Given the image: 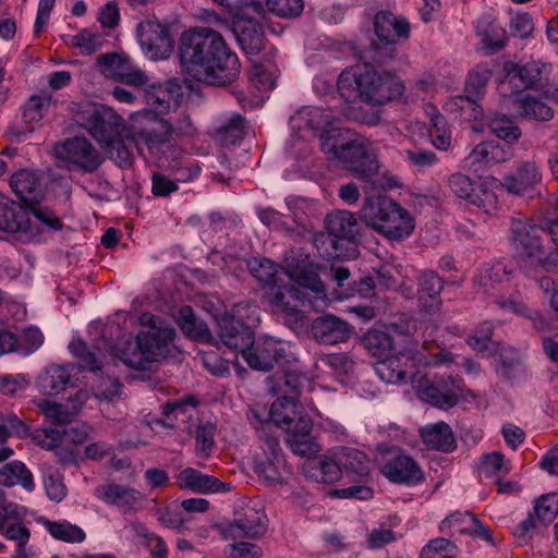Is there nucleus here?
I'll return each mask as SVG.
<instances>
[{
  "instance_id": "obj_1",
  "label": "nucleus",
  "mask_w": 558,
  "mask_h": 558,
  "mask_svg": "<svg viewBox=\"0 0 558 558\" xmlns=\"http://www.w3.org/2000/svg\"><path fill=\"white\" fill-rule=\"evenodd\" d=\"M247 267L266 289L265 298L272 310L295 320L303 318L305 307L320 311L326 308L332 300L353 295V293L328 295L318 277V267L301 248L291 250L286 254L284 274L303 290L280 284L278 266L268 258H253L247 263Z\"/></svg>"
},
{
  "instance_id": "obj_2",
  "label": "nucleus",
  "mask_w": 558,
  "mask_h": 558,
  "mask_svg": "<svg viewBox=\"0 0 558 558\" xmlns=\"http://www.w3.org/2000/svg\"><path fill=\"white\" fill-rule=\"evenodd\" d=\"M180 60L184 72L198 82L226 85L240 73L238 56L222 36L208 27H197L181 37Z\"/></svg>"
},
{
  "instance_id": "obj_3",
  "label": "nucleus",
  "mask_w": 558,
  "mask_h": 558,
  "mask_svg": "<svg viewBox=\"0 0 558 558\" xmlns=\"http://www.w3.org/2000/svg\"><path fill=\"white\" fill-rule=\"evenodd\" d=\"M320 146L329 160L360 179L376 184L379 163L376 148L371 141L349 129L331 128L320 135Z\"/></svg>"
},
{
  "instance_id": "obj_4",
  "label": "nucleus",
  "mask_w": 558,
  "mask_h": 558,
  "mask_svg": "<svg viewBox=\"0 0 558 558\" xmlns=\"http://www.w3.org/2000/svg\"><path fill=\"white\" fill-rule=\"evenodd\" d=\"M337 87L344 100L361 99L372 105H384L404 92V85L397 75L369 64H359L342 71Z\"/></svg>"
},
{
  "instance_id": "obj_5",
  "label": "nucleus",
  "mask_w": 558,
  "mask_h": 558,
  "mask_svg": "<svg viewBox=\"0 0 558 558\" xmlns=\"http://www.w3.org/2000/svg\"><path fill=\"white\" fill-rule=\"evenodd\" d=\"M157 320L149 313L142 314L140 322L149 329L140 332L134 342H126L123 349L114 353L129 367L146 369L149 364L168 355L175 331L169 326H157Z\"/></svg>"
},
{
  "instance_id": "obj_6",
  "label": "nucleus",
  "mask_w": 558,
  "mask_h": 558,
  "mask_svg": "<svg viewBox=\"0 0 558 558\" xmlns=\"http://www.w3.org/2000/svg\"><path fill=\"white\" fill-rule=\"evenodd\" d=\"M510 243L518 258L549 269L558 265V236L526 219H513Z\"/></svg>"
},
{
  "instance_id": "obj_7",
  "label": "nucleus",
  "mask_w": 558,
  "mask_h": 558,
  "mask_svg": "<svg viewBox=\"0 0 558 558\" xmlns=\"http://www.w3.org/2000/svg\"><path fill=\"white\" fill-rule=\"evenodd\" d=\"M173 135V124L148 110H138L130 116L128 138L141 155H144L145 147L151 159L160 161L172 147Z\"/></svg>"
},
{
  "instance_id": "obj_8",
  "label": "nucleus",
  "mask_w": 558,
  "mask_h": 558,
  "mask_svg": "<svg viewBox=\"0 0 558 558\" xmlns=\"http://www.w3.org/2000/svg\"><path fill=\"white\" fill-rule=\"evenodd\" d=\"M60 219L48 208L24 207L0 193V230L9 233L33 234L46 227L59 230Z\"/></svg>"
},
{
  "instance_id": "obj_9",
  "label": "nucleus",
  "mask_w": 558,
  "mask_h": 558,
  "mask_svg": "<svg viewBox=\"0 0 558 558\" xmlns=\"http://www.w3.org/2000/svg\"><path fill=\"white\" fill-rule=\"evenodd\" d=\"M456 363L448 351L426 355L412 347L401 348L397 353L381 359L374 365L376 375L387 384H401L405 380L408 368L415 366H437Z\"/></svg>"
},
{
  "instance_id": "obj_10",
  "label": "nucleus",
  "mask_w": 558,
  "mask_h": 558,
  "mask_svg": "<svg viewBox=\"0 0 558 558\" xmlns=\"http://www.w3.org/2000/svg\"><path fill=\"white\" fill-rule=\"evenodd\" d=\"M259 323L258 307L250 302L234 305L230 314L218 319V333L229 349H245L253 343L252 326Z\"/></svg>"
},
{
  "instance_id": "obj_11",
  "label": "nucleus",
  "mask_w": 558,
  "mask_h": 558,
  "mask_svg": "<svg viewBox=\"0 0 558 558\" xmlns=\"http://www.w3.org/2000/svg\"><path fill=\"white\" fill-rule=\"evenodd\" d=\"M75 121L85 129L101 147L121 134L123 120L112 110L85 104L75 114Z\"/></svg>"
},
{
  "instance_id": "obj_12",
  "label": "nucleus",
  "mask_w": 558,
  "mask_h": 558,
  "mask_svg": "<svg viewBox=\"0 0 558 558\" xmlns=\"http://www.w3.org/2000/svg\"><path fill=\"white\" fill-rule=\"evenodd\" d=\"M289 345L276 338L264 336L245 349H232L240 351L250 367L260 372L270 371L276 364L288 361Z\"/></svg>"
},
{
  "instance_id": "obj_13",
  "label": "nucleus",
  "mask_w": 558,
  "mask_h": 558,
  "mask_svg": "<svg viewBox=\"0 0 558 558\" xmlns=\"http://www.w3.org/2000/svg\"><path fill=\"white\" fill-rule=\"evenodd\" d=\"M56 157L69 169L93 172L101 163L96 148L85 137H72L54 146Z\"/></svg>"
},
{
  "instance_id": "obj_14",
  "label": "nucleus",
  "mask_w": 558,
  "mask_h": 558,
  "mask_svg": "<svg viewBox=\"0 0 558 558\" xmlns=\"http://www.w3.org/2000/svg\"><path fill=\"white\" fill-rule=\"evenodd\" d=\"M262 5L246 3L233 16L232 29L241 48L247 54H256L264 46V35L259 23L251 13H260Z\"/></svg>"
},
{
  "instance_id": "obj_15",
  "label": "nucleus",
  "mask_w": 558,
  "mask_h": 558,
  "mask_svg": "<svg viewBox=\"0 0 558 558\" xmlns=\"http://www.w3.org/2000/svg\"><path fill=\"white\" fill-rule=\"evenodd\" d=\"M137 40L143 53L150 60H166L173 51V40L168 28L156 20L137 25Z\"/></svg>"
},
{
  "instance_id": "obj_16",
  "label": "nucleus",
  "mask_w": 558,
  "mask_h": 558,
  "mask_svg": "<svg viewBox=\"0 0 558 558\" xmlns=\"http://www.w3.org/2000/svg\"><path fill=\"white\" fill-rule=\"evenodd\" d=\"M253 416L262 425L267 427L270 423L281 429H291V426L295 425L299 416L303 415H317L316 408L308 403V409L305 410L303 404L295 401L294 397H281L278 398L270 407L267 417L265 414L253 410Z\"/></svg>"
},
{
  "instance_id": "obj_17",
  "label": "nucleus",
  "mask_w": 558,
  "mask_h": 558,
  "mask_svg": "<svg viewBox=\"0 0 558 558\" xmlns=\"http://www.w3.org/2000/svg\"><path fill=\"white\" fill-rule=\"evenodd\" d=\"M332 114L317 107H303L290 118L291 138L288 148L295 154V147L313 135L315 131L324 129L331 123Z\"/></svg>"
},
{
  "instance_id": "obj_18",
  "label": "nucleus",
  "mask_w": 558,
  "mask_h": 558,
  "mask_svg": "<svg viewBox=\"0 0 558 558\" xmlns=\"http://www.w3.org/2000/svg\"><path fill=\"white\" fill-rule=\"evenodd\" d=\"M99 71L107 77L140 87L148 83V76L131 60L118 53L101 54L97 59Z\"/></svg>"
},
{
  "instance_id": "obj_19",
  "label": "nucleus",
  "mask_w": 558,
  "mask_h": 558,
  "mask_svg": "<svg viewBox=\"0 0 558 558\" xmlns=\"http://www.w3.org/2000/svg\"><path fill=\"white\" fill-rule=\"evenodd\" d=\"M417 381L416 393L418 398L441 409L456 405L463 390V380L459 377L449 378L437 385L430 384L428 380Z\"/></svg>"
},
{
  "instance_id": "obj_20",
  "label": "nucleus",
  "mask_w": 558,
  "mask_h": 558,
  "mask_svg": "<svg viewBox=\"0 0 558 558\" xmlns=\"http://www.w3.org/2000/svg\"><path fill=\"white\" fill-rule=\"evenodd\" d=\"M262 450V453L254 457L255 471L270 483L280 482L286 474L290 473V469L281 454L279 440L267 438L263 442Z\"/></svg>"
},
{
  "instance_id": "obj_21",
  "label": "nucleus",
  "mask_w": 558,
  "mask_h": 558,
  "mask_svg": "<svg viewBox=\"0 0 558 558\" xmlns=\"http://www.w3.org/2000/svg\"><path fill=\"white\" fill-rule=\"evenodd\" d=\"M374 32L378 43L392 51L397 43L410 37L411 26L404 16L395 15L390 11H379L374 16Z\"/></svg>"
},
{
  "instance_id": "obj_22",
  "label": "nucleus",
  "mask_w": 558,
  "mask_h": 558,
  "mask_svg": "<svg viewBox=\"0 0 558 558\" xmlns=\"http://www.w3.org/2000/svg\"><path fill=\"white\" fill-rule=\"evenodd\" d=\"M512 157L513 150L510 146L501 145L496 141H486L477 144L465 157L464 167L474 172H480L506 162Z\"/></svg>"
},
{
  "instance_id": "obj_23",
  "label": "nucleus",
  "mask_w": 558,
  "mask_h": 558,
  "mask_svg": "<svg viewBox=\"0 0 558 558\" xmlns=\"http://www.w3.org/2000/svg\"><path fill=\"white\" fill-rule=\"evenodd\" d=\"M363 342L372 355L380 359L397 353L401 348L411 347L410 339L401 335L397 325H391L387 331L379 329L367 331Z\"/></svg>"
},
{
  "instance_id": "obj_24",
  "label": "nucleus",
  "mask_w": 558,
  "mask_h": 558,
  "mask_svg": "<svg viewBox=\"0 0 558 558\" xmlns=\"http://www.w3.org/2000/svg\"><path fill=\"white\" fill-rule=\"evenodd\" d=\"M381 473L392 483L416 486L424 482V472L409 454L397 453L387 459Z\"/></svg>"
},
{
  "instance_id": "obj_25",
  "label": "nucleus",
  "mask_w": 558,
  "mask_h": 558,
  "mask_svg": "<svg viewBox=\"0 0 558 558\" xmlns=\"http://www.w3.org/2000/svg\"><path fill=\"white\" fill-rule=\"evenodd\" d=\"M353 328L343 319L326 314L315 318L311 325L313 338L323 344H338L349 340Z\"/></svg>"
},
{
  "instance_id": "obj_26",
  "label": "nucleus",
  "mask_w": 558,
  "mask_h": 558,
  "mask_svg": "<svg viewBox=\"0 0 558 558\" xmlns=\"http://www.w3.org/2000/svg\"><path fill=\"white\" fill-rule=\"evenodd\" d=\"M313 418L314 415L299 416L298 422L291 426V429H284L287 433L286 441L291 451L310 460L320 450L319 445L312 436Z\"/></svg>"
},
{
  "instance_id": "obj_27",
  "label": "nucleus",
  "mask_w": 558,
  "mask_h": 558,
  "mask_svg": "<svg viewBox=\"0 0 558 558\" xmlns=\"http://www.w3.org/2000/svg\"><path fill=\"white\" fill-rule=\"evenodd\" d=\"M9 185L12 192L26 204L39 203L46 192L44 179L29 169H21L12 173Z\"/></svg>"
},
{
  "instance_id": "obj_28",
  "label": "nucleus",
  "mask_w": 558,
  "mask_h": 558,
  "mask_svg": "<svg viewBox=\"0 0 558 558\" xmlns=\"http://www.w3.org/2000/svg\"><path fill=\"white\" fill-rule=\"evenodd\" d=\"M266 517L253 509L223 525L221 532L226 539L257 538L266 532Z\"/></svg>"
},
{
  "instance_id": "obj_29",
  "label": "nucleus",
  "mask_w": 558,
  "mask_h": 558,
  "mask_svg": "<svg viewBox=\"0 0 558 558\" xmlns=\"http://www.w3.org/2000/svg\"><path fill=\"white\" fill-rule=\"evenodd\" d=\"M94 495L106 505L117 507L124 512L134 510L143 500L140 490L114 483L96 487Z\"/></svg>"
},
{
  "instance_id": "obj_30",
  "label": "nucleus",
  "mask_w": 558,
  "mask_h": 558,
  "mask_svg": "<svg viewBox=\"0 0 558 558\" xmlns=\"http://www.w3.org/2000/svg\"><path fill=\"white\" fill-rule=\"evenodd\" d=\"M77 369L78 366L75 364L49 365L38 377L37 386L45 395H59L66 387L74 385V376L77 374Z\"/></svg>"
},
{
  "instance_id": "obj_31",
  "label": "nucleus",
  "mask_w": 558,
  "mask_h": 558,
  "mask_svg": "<svg viewBox=\"0 0 558 558\" xmlns=\"http://www.w3.org/2000/svg\"><path fill=\"white\" fill-rule=\"evenodd\" d=\"M440 531L451 535L468 534L481 537L488 542L492 541L490 531L471 512H454L441 521Z\"/></svg>"
},
{
  "instance_id": "obj_32",
  "label": "nucleus",
  "mask_w": 558,
  "mask_h": 558,
  "mask_svg": "<svg viewBox=\"0 0 558 558\" xmlns=\"http://www.w3.org/2000/svg\"><path fill=\"white\" fill-rule=\"evenodd\" d=\"M250 82L258 92L252 99L239 94L238 100L245 108H254L262 106L266 95L274 89L276 85V72L266 64H254L250 72Z\"/></svg>"
},
{
  "instance_id": "obj_33",
  "label": "nucleus",
  "mask_w": 558,
  "mask_h": 558,
  "mask_svg": "<svg viewBox=\"0 0 558 558\" xmlns=\"http://www.w3.org/2000/svg\"><path fill=\"white\" fill-rule=\"evenodd\" d=\"M90 395L86 390H80L75 397L66 403H58L54 401H43L40 410L43 414L52 423L66 424L70 423L80 412Z\"/></svg>"
},
{
  "instance_id": "obj_34",
  "label": "nucleus",
  "mask_w": 558,
  "mask_h": 558,
  "mask_svg": "<svg viewBox=\"0 0 558 558\" xmlns=\"http://www.w3.org/2000/svg\"><path fill=\"white\" fill-rule=\"evenodd\" d=\"M177 484L182 489L207 494L226 490V485L218 478L203 474L196 469L185 468L175 476Z\"/></svg>"
},
{
  "instance_id": "obj_35",
  "label": "nucleus",
  "mask_w": 558,
  "mask_h": 558,
  "mask_svg": "<svg viewBox=\"0 0 558 558\" xmlns=\"http://www.w3.org/2000/svg\"><path fill=\"white\" fill-rule=\"evenodd\" d=\"M414 227L412 216L396 203L378 232L390 240H403L412 234Z\"/></svg>"
},
{
  "instance_id": "obj_36",
  "label": "nucleus",
  "mask_w": 558,
  "mask_h": 558,
  "mask_svg": "<svg viewBox=\"0 0 558 558\" xmlns=\"http://www.w3.org/2000/svg\"><path fill=\"white\" fill-rule=\"evenodd\" d=\"M142 86L145 87V101L147 106L143 110H148L155 117L160 118V116L169 113L172 107L175 106L171 86L168 82L165 84H150L148 82Z\"/></svg>"
},
{
  "instance_id": "obj_37",
  "label": "nucleus",
  "mask_w": 558,
  "mask_h": 558,
  "mask_svg": "<svg viewBox=\"0 0 558 558\" xmlns=\"http://www.w3.org/2000/svg\"><path fill=\"white\" fill-rule=\"evenodd\" d=\"M504 190L502 182L494 177L483 178L469 197V202L484 213H493L498 205V192Z\"/></svg>"
},
{
  "instance_id": "obj_38",
  "label": "nucleus",
  "mask_w": 558,
  "mask_h": 558,
  "mask_svg": "<svg viewBox=\"0 0 558 558\" xmlns=\"http://www.w3.org/2000/svg\"><path fill=\"white\" fill-rule=\"evenodd\" d=\"M395 204L396 202L391 198L383 195L368 196L361 207L360 217L368 227L378 232L390 210H393Z\"/></svg>"
},
{
  "instance_id": "obj_39",
  "label": "nucleus",
  "mask_w": 558,
  "mask_h": 558,
  "mask_svg": "<svg viewBox=\"0 0 558 558\" xmlns=\"http://www.w3.org/2000/svg\"><path fill=\"white\" fill-rule=\"evenodd\" d=\"M541 182V173L535 162H523L517 174L509 175L502 183L504 189L514 195H525Z\"/></svg>"
},
{
  "instance_id": "obj_40",
  "label": "nucleus",
  "mask_w": 558,
  "mask_h": 558,
  "mask_svg": "<svg viewBox=\"0 0 558 558\" xmlns=\"http://www.w3.org/2000/svg\"><path fill=\"white\" fill-rule=\"evenodd\" d=\"M0 485L5 487L21 486L27 493L35 489L34 476L22 461L14 460L0 468Z\"/></svg>"
},
{
  "instance_id": "obj_41",
  "label": "nucleus",
  "mask_w": 558,
  "mask_h": 558,
  "mask_svg": "<svg viewBox=\"0 0 558 558\" xmlns=\"http://www.w3.org/2000/svg\"><path fill=\"white\" fill-rule=\"evenodd\" d=\"M420 435L423 442L432 449L447 452L456 447L452 430L450 426L444 422L422 427Z\"/></svg>"
},
{
  "instance_id": "obj_42",
  "label": "nucleus",
  "mask_w": 558,
  "mask_h": 558,
  "mask_svg": "<svg viewBox=\"0 0 558 558\" xmlns=\"http://www.w3.org/2000/svg\"><path fill=\"white\" fill-rule=\"evenodd\" d=\"M335 458L338 460L340 468L359 477H366L371 472V460L356 448L342 447L336 451Z\"/></svg>"
},
{
  "instance_id": "obj_43",
  "label": "nucleus",
  "mask_w": 558,
  "mask_h": 558,
  "mask_svg": "<svg viewBox=\"0 0 558 558\" xmlns=\"http://www.w3.org/2000/svg\"><path fill=\"white\" fill-rule=\"evenodd\" d=\"M505 70L507 75L502 85H512L518 90L532 86L541 77V70L534 62L525 64L508 63Z\"/></svg>"
},
{
  "instance_id": "obj_44",
  "label": "nucleus",
  "mask_w": 558,
  "mask_h": 558,
  "mask_svg": "<svg viewBox=\"0 0 558 558\" xmlns=\"http://www.w3.org/2000/svg\"><path fill=\"white\" fill-rule=\"evenodd\" d=\"M305 475L316 482L326 484L335 483L340 478L341 468L338 460H332L327 457L308 460L304 465Z\"/></svg>"
},
{
  "instance_id": "obj_45",
  "label": "nucleus",
  "mask_w": 558,
  "mask_h": 558,
  "mask_svg": "<svg viewBox=\"0 0 558 558\" xmlns=\"http://www.w3.org/2000/svg\"><path fill=\"white\" fill-rule=\"evenodd\" d=\"M514 109L521 117L547 121L553 118L554 112L549 106L530 95L515 94L511 96Z\"/></svg>"
},
{
  "instance_id": "obj_46",
  "label": "nucleus",
  "mask_w": 558,
  "mask_h": 558,
  "mask_svg": "<svg viewBox=\"0 0 558 558\" xmlns=\"http://www.w3.org/2000/svg\"><path fill=\"white\" fill-rule=\"evenodd\" d=\"M328 233L338 239H353L357 233V223L354 215L347 210H337L325 219Z\"/></svg>"
},
{
  "instance_id": "obj_47",
  "label": "nucleus",
  "mask_w": 558,
  "mask_h": 558,
  "mask_svg": "<svg viewBox=\"0 0 558 558\" xmlns=\"http://www.w3.org/2000/svg\"><path fill=\"white\" fill-rule=\"evenodd\" d=\"M38 522L41 523L49 534L58 541L66 543H82L86 537L84 531L80 526L68 521H50L41 518Z\"/></svg>"
},
{
  "instance_id": "obj_48",
  "label": "nucleus",
  "mask_w": 558,
  "mask_h": 558,
  "mask_svg": "<svg viewBox=\"0 0 558 558\" xmlns=\"http://www.w3.org/2000/svg\"><path fill=\"white\" fill-rule=\"evenodd\" d=\"M449 112L453 113L457 118L465 121H476L482 119L483 109L475 102L472 96H457L446 104Z\"/></svg>"
},
{
  "instance_id": "obj_49",
  "label": "nucleus",
  "mask_w": 558,
  "mask_h": 558,
  "mask_svg": "<svg viewBox=\"0 0 558 558\" xmlns=\"http://www.w3.org/2000/svg\"><path fill=\"white\" fill-rule=\"evenodd\" d=\"M178 324L182 331L192 339H207L210 336L207 324L196 318L190 306H183L180 310Z\"/></svg>"
},
{
  "instance_id": "obj_50",
  "label": "nucleus",
  "mask_w": 558,
  "mask_h": 558,
  "mask_svg": "<svg viewBox=\"0 0 558 558\" xmlns=\"http://www.w3.org/2000/svg\"><path fill=\"white\" fill-rule=\"evenodd\" d=\"M199 174V169L189 167L185 172L178 173L175 180H170L160 173H154L151 191L154 195L165 197L178 190V181H190Z\"/></svg>"
},
{
  "instance_id": "obj_51",
  "label": "nucleus",
  "mask_w": 558,
  "mask_h": 558,
  "mask_svg": "<svg viewBox=\"0 0 558 558\" xmlns=\"http://www.w3.org/2000/svg\"><path fill=\"white\" fill-rule=\"evenodd\" d=\"M488 128L498 138L507 144L515 143L521 136L519 126L507 116L495 113L488 119Z\"/></svg>"
},
{
  "instance_id": "obj_52",
  "label": "nucleus",
  "mask_w": 558,
  "mask_h": 558,
  "mask_svg": "<svg viewBox=\"0 0 558 558\" xmlns=\"http://www.w3.org/2000/svg\"><path fill=\"white\" fill-rule=\"evenodd\" d=\"M247 125L242 116L234 113L217 129V135L225 145L239 144L246 134Z\"/></svg>"
},
{
  "instance_id": "obj_53",
  "label": "nucleus",
  "mask_w": 558,
  "mask_h": 558,
  "mask_svg": "<svg viewBox=\"0 0 558 558\" xmlns=\"http://www.w3.org/2000/svg\"><path fill=\"white\" fill-rule=\"evenodd\" d=\"M511 463L500 451H493L482 457L481 472L495 481L511 472Z\"/></svg>"
},
{
  "instance_id": "obj_54",
  "label": "nucleus",
  "mask_w": 558,
  "mask_h": 558,
  "mask_svg": "<svg viewBox=\"0 0 558 558\" xmlns=\"http://www.w3.org/2000/svg\"><path fill=\"white\" fill-rule=\"evenodd\" d=\"M493 325L489 322L482 323L468 338L470 347L483 355H490L495 348L492 341Z\"/></svg>"
},
{
  "instance_id": "obj_55",
  "label": "nucleus",
  "mask_w": 558,
  "mask_h": 558,
  "mask_svg": "<svg viewBox=\"0 0 558 558\" xmlns=\"http://www.w3.org/2000/svg\"><path fill=\"white\" fill-rule=\"evenodd\" d=\"M442 288V280L434 271L424 272L420 277L418 299L421 303L424 306H433V303L428 304L427 301H435Z\"/></svg>"
},
{
  "instance_id": "obj_56",
  "label": "nucleus",
  "mask_w": 558,
  "mask_h": 558,
  "mask_svg": "<svg viewBox=\"0 0 558 558\" xmlns=\"http://www.w3.org/2000/svg\"><path fill=\"white\" fill-rule=\"evenodd\" d=\"M51 95L41 94L32 96L24 106L23 117L27 123L40 121L51 104Z\"/></svg>"
},
{
  "instance_id": "obj_57",
  "label": "nucleus",
  "mask_w": 558,
  "mask_h": 558,
  "mask_svg": "<svg viewBox=\"0 0 558 558\" xmlns=\"http://www.w3.org/2000/svg\"><path fill=\"white\" fill-rule=\"evenodd\" d=\"M33 440L45 450H56L64 444L63 429L56 427L36 428L32 435Z\"/></svg>"
},
{
  "instance_id": "obj_58",
  "label": "nucleus",
  "mask_w": 558,
  "mask_h": 558,
  "mask_svg": "<svg viewBox=\"0 0 558 558\" xmlns=\"http://www.w3.org/2000/svg\"><path fill=\"white\" fill-rule=\"evenodd\" d=\"M215 424L207 422L199 424L195 432V451L198 457L207 458L215 445Z\"/></svg>"
},
{
  "instance_id": "obj_59",
  "label": "nucleus",
  "mask_w": 558,
  "mask_h": 558,
  "mask_svg": "<svg viewBox=\"0 0 558 558\" xmlns=\"http://www.w3.org/2000/svg\"><path fill=\"white\" fill-rule=\"evenodd\" d=\"M69 350L74 357L80 360L81 367L92 372L100 368L96 353L90 351L82 339H73L69 344Z\"/></svg>"
},
{
  "instance_id": "obj_60",
  "label": "nucleus",
  "mask_w": 558,
  "mask_h": 558,
  "mask_svg": "<svg viewBox=\"0 0 558 558\" xmlns=\"http://www.w3.org/2000/svg\"><path fill=\"white\" fill-rule=\"evenodd\" d=\"M71 45L78 48L83 54H92L102 47L104 38L100 34L85 28L71 37Z\"/></svg>"
},
{
  "instance_id": "obj_61",
  "label": "nucleus",
  "mask_w": 558,
  "mask_h": 558,
  "mask_svg": "<svg viewBox=\"0 0 558 558\" xmlns=\"http://www.w3.org/2000/svg\"><path fill=\"white\" fill-rule=\"evenodd\" d=\"M0 535L9 541L16 543V551L25 553V546L29 541L31 532L22 521H15L9 524H0Z\"/></svg>"
},
{
  "instance_id": "obj_62",
  "label": "nucleus",
  "mask_w": 558,
  "mask_h": 558,
  "mask_svg": "<svg viewBox=\"0 0 558 558\" xmlns=\"http://www.w3.org/2000/svg\"><path fill=\"white\" fill-rule=\"evenodd\" d=\"M319 364L329 367L336 375H345L353 369V361L343 353L324 354L319 356L315 363V367L318 368Z\"/></svg>"
},
{
  "instance_id": "obj_63",
  "label": "nucleus",
  "mask_w": 558,
  "mask_h": 558,
  "mask_svg": "<svg viewBox=\"0 0 558 558\" xmlns=\"http://www.w3.org/2000/svg\"><path fill=\"white\" fill-rule=\"evenodd\" d=\"M456 555L457 547L442 537L432 539L421 551V558H454Z\"/></svg>"
},
{
  "instance_id": "obj_64",
  "label": "nucleus",
  "mask_w": 558,
  "mask_h": 558,
  "mask_svg": "<svg viewBox=\"0 0 558 558\" xmlns=\"http://www.w3.org/2000/svg\"><path fill=\"white\" fill-rule=\"evenodd\" d=\"M284 385L291 392L301 395L303 392L314 391L312 378H310L299 367L290 368L284 375Z\"/></svg>"
}]
</instances>
